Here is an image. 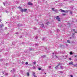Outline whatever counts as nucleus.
I'll return each mask as SVG.
<instances>
[{
  "label": "nucleus",
  "mask_w": 77,
  "mask_h": 77,
  "mask_svg": "<svg viewBox=\"0 0 77 77\" xmlns=\"http://www.w3.org/2000/svg\"><path fill=\"white\" fill-rule=\"evenodd\" d=\"M57 20L58 21H60V19L59 17V16H57V17L56 18Z\"/></svg>",
  "instance_id": "f257e3e1"
},
{
  "label": "nucleus",
  "mask_w": 77,
  "mask_h": 77,
  "mask_svg": "<svg viewBox=\"0 0 77 77\" xmlns=\"http://www.w3.org/2000/svg\"><path fill=\"white\" fill-rule=\"evenodd\" d=\"M59 11L61 12H64L65 13L66 12V11H65L64 10H63L62 9H60Z\"/></svg>",
  "instance_id": "f03ea898"
},
{
  "label": "nucleus",
  "mask_w": 77,
  "mask_h": 77,
  "mask_svg": "<svg viewBox=\"0 0 77 77\" xmlns=\"http://www.w3.org/2000/svg\"><path fill=\"white\" fill-rule=\"evenodd\" d=\"M28 5H30V6H32L33 5V4L30 2H28Z\"/></svg>",
  "instance_id": "7ed1b4c3"
},
{
  "label": "nucleus",
  "mask_w": 77,
  "mask_h": 77,
  "mask_svg": "<svg viewBox=\"0 0 77 77\" xmlns=\"http://www.w3.org/2000/svg\"><path fill=\"white\" fill-rule=\"evenodd\" d=\"M20 11H21V12H23V9H22L21 7H20Z\"/></svg>",
  "instance_id": "20e7f679"
},
{
  "label": "nucleus",
  "mask_w": 77,
  "mask_h": 77,
  "mask_svg": "<svg viewBox=\"0 0 77 77\" xmlns=\"http://www.w3.org/2000/svg\"><path fill=\"white\" fill-rule=\"evenodd\" d=\"M52 11H53L54 12H56L57 13L58 12V11L57 10H54V8H52Z\"/></svg>",
  "instance_id": "39448f33"
},
{
  "label": "nucleus",
  "mask_w": 77,
  "mask_h": 77,
  "mask_svg": "<svg viewBox=\"0 0 77 77\" xmlns=\"http://www.w3.org/2000/svg\"><path fill=\"white\" fill-rule=\"evenodd\" d=\"M17 26L19 27H21V26H23V25L21 24L20 23H19L17 24Z\"/></svg>",
  "instance_id": "423d86ee"
},
{
  "label": "nucleus",
  "mask_w": 77,
  "mask_h": 77,
  "mask_svg": "<svg viewBox=\"0 0 77 77\" xmlns=\"http://www.w3.org/2000/svg\"><path fill=\"white\" fill-rule=\"evenodd\" d=\"M60 65H61V64H58L57 66H56L55 67V69H57L58 66H59Z\"/></svg>",
  "instance_id": "0eeeda50"
},
{
  "label": "nucleus",
  "mask_w": 77,
  "mask_h": 77,
  "mask_svg": "<svg viewBox=\"0 0 77 77\" xmlns=\"http://www.w3.org/2000/svg\"><path fill=\"white\" fill-rule=\"evenodd\" d=\"M35 73L33 72V74L32 75H33L34 77H37V76H36L35 75Z\"/></svg>",
  "instance_id": "6e6552de"
},
{
  "label": "nucleus",
  "mask_w": 77,
  "mask_h": 77,
  "mask_svg": "<svg viewBox=\"0 0 77 77\" xmlns=\"http://www.w3.org/2000/svg\"><path fill=\"white\" fill-rule=\"evenodd\" d=\"M69 63L70 65H73V64H73V62H72V61H71L70 63Z\"/></svg>",
  "instance_id": "1a4fd4ad"
},
{
  "label": "nucleus",
  "mask_w": 77,
  "mask_h": 77,
  "mask_svg": "<svg viewBox=\"0 0 77 77\" xmlns=\"http://www.w3.org/2000/svg\"><path fill=\"white\" fill-rule=\"evenodd\" d=\"M27 9H23V12H27Z\"/></svg>",
  "instance_id": "9d476101"
},
{
  "label": "nucleus",
  "mask_w": 77,
  "mask_h": 77,
  "mask_svg": "<svg viewBox=\"0 0 77 77\" xmlns=\"http://www.w3.org/2000/svg\"><path fill=\"white\" fill-rule=\"evenodd\" d=\"M52 55L53 56H54V57L56 56V54H55L54 53L52 54Z\"/></svg>",
  "instance_id": "9b49d317"
},
{
  "label": "nucleus",
  "mask_w": 77,
  "mask_h": 77,
  "mask_svg": "<svg viewBox=\"0 0 77 77\" xmlns=\"http://www.w3.org/2000/svg\"><path fill=\"white\" fill-rule=\"evenodd\" d=\"M29 50H30V51H31L32 50H34V49H32V48H29Z\"/></svg>",
  "instance_id": "f8f14e48"
},
{
  "label": "nucleus",
  "mask_w": 77,
  "mask_h": 77,
  "mask_svg": "<svg viewBox=\"0 0 77 77\" xmlns=\"http://www.w3.org/2000/svg\"><path fill=\"white\" fill-rule=\"evenodd\" d=\"M3 4L4 6H5V5H6V4H7V2H5L3 3Z\"/></svg>",
  "instance_id": "ddd939ff"
},
{
  "label": "nucleus",
  "mask_w": 77,
  "mask_h": 77,
  "mask_svg": "<svg viewBox=\"0 0 77 77\" xmlns=\"http://www.w3.org/2000/svg\"><path fill=\"white\" fill-rule=\"evenodd\" d=\"M6 12L7 13H9V12H10V11H8V10L6 11Z\"/></svg>",
  "instance_id": "4468645a"
},
{
  "label": "nucleus",
  "mask_w": 77,
  "mask_h": 77,
  "mask_svg": "<svg viewBox=\"0 0 77 77\" xmlns=\"http://www.w3.org/2000/svg\"><path fill=\"white\" fill-rule=\"evenodd\" d=\"M41 27H44V25L43 24H42L41 25Z\"/></svg>",
  "instance_id": "2eb2a0df"
},
{
  "label": "nucleus",
  "mask_w": 77,
  "mask_h": 77,
  "mask_svg": "<svg viewBox=\"0 0 77 77\" xmlns=\"http://www.w3.org/2000/svg\"><path fill=\"white\" fill-rule=\"evenodd\" d=\"M26 75H27V76H29V73L27 72L26 73Z\"/></svg>",
  "instance_id": "dca6fc26"
},
{
  "label": "nucleus",
  "mask_w": 77,
  "mask_h": 77,
  "mask_svg": "<svg viewBox=\"0 0 77 77\" xmlns=\"http://www.w3.org/2000/svg\"><path fill=\"white\" fill-rule=\"evenodd\" d=\"M33 29H34V30H36V29H37V28H36L35 27H34L33 28Z\"/></svg>",
  "instance_id": "f3484780"
},
{
  "label": "nucleus",
  "mask_w": 77,
  "mask_h": 77,
  "mask_svg": "<svg viewBox=\"0 0 77 77\" xmlns=\"http://www.w3.org/2000/svg\"><path fill=\"white\" fill-rule=\"evenodd\" d=\"M41 56H42V57H45V55H44Z\"/></svg>",
  "instance_id": "a211bd4d"
},
{
  "label": "nucleus",
  "mask_w": 77,
  "mask_h": 77,
  "mask_svg": "<svg viewBox=\"0 0 77 77\" xmlns=\"http://www.w3.org/2000/svg\"><path fill=\"white\" fill-rule=\"evenodd\" d=\"M67 42H68V43H70V41H69V40H68Z\"/></svg>",
  "instance_id": "6ab92c4d"
},
{
  "label": "nucleus",
  "mask_w": 77,
  "mask_h": 77,
  "mask_svg": "<svg viewBox=\"0 0 77 77\" xmlns=\"http://www.w3.org/2000/svg\"><path fill=\"white\" fill-rule=\"evenodd\" d=\"M60 68L61 69H63V67L62 66H60Z\"/></svg>",
  "instance_id": "aec40b11"
},
{
  "label": "nucleus",
  "mask_w": 77,
  "mask_h": 77,
  "mask_svg": "<svg viewBox=\"0 0 77 77\" xmlns=\"http://www.w3.org/2000/svg\"><path fill=\"white\" fill-rule=\"evenodd\" d=\"M5 76H7L8 75V73H5Z\"/></svg>",
  "instance_id": "412c9836"
},
{
  "label": "nucleus",
  "mask_w": 77,
  "mask_h": 77,
  "mask_svg": "<svg viewBox=\"0 0 77 77\" xmlns=\"http://www.w3.org/2000/svg\"><path fill=\"white\" fill-rule=\"evenodd\" d=\"M72 54H73V53H72V52H70V55H72Z\"/></svg>",
  "instance_id": "4be33fe9"
},
{
  "label": "nucleus",
  "mask_w": 77,
  "mask_h": 77,
  "mask_svg": "<svg viewBox=\"0 0 77 77\" xmlns=\"http://www.w3.org/2000/svg\"><path fill=\"white\" fill-rule=\"evenodd\" d=\"M72 11H70V14H71V15H72Z\"/></svg>",
  "instance_id": "5701e85b"
},
{
  "label": "nucleus",
  "mask_w": 77,
  "mask_h": 77,
  "mask_svg": "<svg viewBox=\"0 0 77 77\" xmlns=\"http://www.w3.org/2000/svg\"><path fill=\"white\" fill-rule=\"evenodd\" d=\"M33 69H36V67L35 66H33Z\"/></svg>",
  "instance_id": "b1692460"
},
{
  "label": "nucleus",
  "mask_w": 77,
  "mask_h": 77,
  "mask_svg": "<svg viewBox=\"0 0 77 77\" xmlns=\"http://www.w3.org/2000/svg\"><path fill=\"white\" fill-rule=\"evenodd\" d=\"M14 69H13L11 70V72H12V71L13 72H14Z\"/></svg>",
  "instance_id": "393cba45"
},
{
  "label": "nucleus",
  "mask_w": 77,
  "mask_h": 77,
  "mask_svg": "<svg viewBox=\"0 0 77 77\" xmlns=\"http://www.w3.org/2000/svg\"><path fill=\"white\" fill-rule=\"evenodd\" d=\"M50 23L48 22H47V23H46V24H49Z\"/></svg>",
  "instance_id": "a878e982"
},
{
  "label": "nucleus",
  "mask_w": 77,
  "mask_h": 77,
  "mask_svg": "<svg viewBox=\"0 0 77 77\" xmlns=\"http://www.w3.org/2000/svg\"><path fill=\"white\" fill-rule=\"evenodd\" d=\"M22 64H23V65H24V63L23 62H22Z\"/></svg>",
  "instance_id": "bb28decb"
},
{
  "label": "nucleus",
  "mask_w": 77,
  "mask_h": 77,
  "mask_svg": "<svg viewBox=\"0 0 77 77\" xmlns=\"http://www.w3.org/2000/svg\"><path fill=\"white\" fill-rule=\"evenodd\" d=\"M1 27H3V24H2L1 25Z\"/></svg>",
  "instance_id": "cd10ccee"
},
{
  "label": "nucleus",
  "mask_w": 77,
  "mask_h": 77,
  "mask_svg": "<svg viewBox=\"0 0 77 77\" xmlns=\"http://www.w3.org/2000/svg\"><path fill=\"white\" fill-rule=\"evenodd\" d=\"M38 70H41V69L40 68H38Z\"/></svg>",
  "instance_id": "c85d7f7f"
},
{
  "label": "nucleus",
  "mask_w": 77,
  "mask_h": 77,
  "mask_svg": "<svg viewBox=\"0 0 77 77\" xmlns=\"http://www.w3.org/2000/svg\"><path fill=\"white\" fill-rule=\"evenodd\" d=\"M74 66H77V64H76V65H74Z\"/></svg>",
  "instance_id": "c756f323"
},
{
  "label": "nucleus",
  "mask_w": 77,
  "mask_h": 77,
  "mask_svg": "<svg viewBox=\"0 0 77 77\" xmlns=\"http://www.w3.org/2000/svg\"><path fill=\"white\" fill-rule=\"evenodd\" d=\"M73 31H74V32H75V33H77V32L75 31V29H73Z\"/></svg>",
  "instance_id": "7c9ffc66"
},
{
  "label": "nucleus",
  "mask_w": 77,
  "mask_h": 77,
  "mask_svg": "<svg viewBox=\"0 0 77 77\" xmlns=\"http://www.w3.org/2000/svg\"><path fill=\"white\" fill-rule=\"evenodd\" d=\"M25 64H26V65H27V64H28V63H27V62H26V63H25Z\"/></svg>",
  "instance_id": "2f4dec72"
},
{
  "label": "nucleus",
  "mask_w": 77,
  "mask_h": 77,
  "mask_svg": "<svg viewBox=\"0 0 77 77\" xmlns=\"http://www.w3.org/2000/svg\"><path fill=\"white\" fill-rule=\"evenodd\" d=\"M33 63H34V64H36V62H34Z\"/></svg>",
  "instance_id": "473e14b6"
},
{
  "label": "nucleus",
  "mask_w": 77,
  "mask_h": 77,
  "mask_svg": "<svg viewBox=\"0 0 77 77\" xmlns=\"http://www.w3.org/2000/svg\"><path fill=\"white\" fill-rule=\"evenodd\" d=\"M51 68V66H49V68Z\"/></svg>",
  "instance_id": "72a5a7b5"
},
{
  "label": "nucleus",
  "mask_w": 77,
  "mask_h": 77,
  "mask_svg": "<svg viewBox=\"0 0 77 77\" xmlns=\"http://www.w3.org/2000/svg\"><path fill=\"white\" fill-rule=\"evenodd\" d=\"M57 32H59V31H60V30H59V29H57Z\"/></svg>",
  "instance_id": "f704fd0d"
},
{
  "label": "nucleus",
  "mask_w": 77,
  "mask_h": 77,
  "mask_svg": "<svg viewBox=\"0 0 77 77\" xmlns=\"http://www.w3.org/2000/svg\"><path fill=\"white\" fill-rule=\"evenodd\" d=\"M35 45L36 46H38V44H35Z\"/></svg>",
  "instance_id": "c9c22d12"
},
{
  "label": "nucleus",
  "mask_w": 77,
  "mask_h": 77,
  "mask_svg": "<svg viewBox=\"0 0 77 77\" xmlns=\"http://www.w3.org/2000/svg\"><path fill=\"white\" fill-rule=\"evenodd\" d=\"M69 60H71V58H69Z\"/></svg>",
  "instance_id": "e433bc0d"
},
{
  "label": "nucleus",
  "mask_w": 77,
  "mask_h": 77,
  "mask_svg": "<svg viewBox=\"0 0 77 77\" xmlns=\"http://www.w3.org/2000/svg\"><path fill=\"white\" fill-rule=\"evenodd\" d=\"M45 39V38H43V39H42L43 41H44Z\"/></svg>",
  "instance_id": "4c0bfd02"
},
{
  "label": "nucleus",
  "mask_w": 77,
  "mask_h": 77,
  "mask_svg": "<svg viewBox=\"0 0 77 77\" xmlns=\"http://www.w3.org/2000/svg\"><path fill=\"white\" fill-rule=\"evenodd\" d=\"M38 37H35V39H38Z\"/></svg>",
  "instance_id": "58836bf2"
},
{
  "label": "nucleus",
  "mask_w": 77,
  "mask_h": 77,
  "mask_svg": "<svg viewBox=\"0 0 77 77\" xmlns=\"http://www.w3.org/2000/svg\"><path fill=\"white\" fill-rule=\"evenodd\" d=\"M16 34H17V35H18V32H16Z\"/></svg>",
  "instance_id": "ea45409f"
},
{
  "label": "nucleus",
  "mask_w": 77,
  "mask_h": 77,
  "mask_svg": "<svg viewBox=\"0 0 77 77\" xmlns=\"http://www.w3.org/2000/svg\"><path fill=\"white\" fill-rule=\"evenodd\" d=\"M70 77H73V75H70Z\"/></svg>",
  "instance_id": "a19ab883"
},
{
  "label": "nucleus",
  "mask_w": 77,
  "mask_h": 77,
  "mask_svg": "<svg viewBox=\"0 0 77 77\" xmlns=\"http://www.w3.org/2000/svg\"><path fill=\"white\" fill-rule=\"evenodd\" d=\"M2 74H5V72H2Z\"/></svg>",
  "instance_id": "79ce46f5"
},
{
  "label": "nucleus",
  "mask_w": 77,
  "mask_h": 77,
  "mask_svg": "<svg viewBox=\"0 0 77 77\" xmlns=\"http://www.w3.org/2000/svg\"><path fill=\"white\" fill-rule=\"evenodd\" d=\"M63 15H65V14H62Z\"/></svg>",
  "instance_id": "37998d69"
},
{
  "label": "nucleus",
  "mask_w": 77,
  "mask_h": 77,
  "mask_svg": "<svg viewBox=\"0 0 77 77\" xmlns=\"http://www.w3.org/2000/svg\"><path fill=\"white\" fill-rule=\"evenodd\" d=\"M60 73H62V71H60Z\"/></svg>",
  "instance_id": "c03bdc74"
},
{
  "label": "nucleus",
  "mask_w": 77,
  "mask_h": 77,
  "mask_svg": "<svg viewBox=\"0 0 77 77\" xmlns=\"http://www.w3.org/2000/svg\"><path fill=\"white\" fill-rule=\"evenodd\" d=\"M77 57V56H76V55L75 56V57Z\"/></svg>",
  "instance_id": "a18cd8bd"
},
{
  "label": "nucleus",
  "mask_w": 77,
  "mask_h": 77,
  "mask_svg": "<svg viewBox=\"0 0 77 77\" xmlns=\"http://www.w3.org/2000/svg\"><path fill=\"white\" fill-rule=\"evenodd\" d=\"M56 57H57H57L56 56Z\"/></svg>",
  "instance_id": "49530a36"
},
{
  "label": "nucleus",
  "mask_w": 77,
  "mask_h": 77,
  "mask_svg": "<svg viewBox=\"0 0 77 77\" xmlns=\"http://www.w3.org/2000/svg\"><path fill=\"white\" fill-rule=\"evenodd\" d=\"M1 21V20L0 19V22Z\"/></svg>",
  "instance_id": "de8ad7c7"
},
{
  "label": "nucleus",
  "mask_w": 77,
  "mask_h": 77,
  "mask_svg": "<svg viewBox=\"0 0 77 77\" xmlns=\"http://www.w3.org/2000/svg\"><path fill=\"white\" fill-rule=\"evenodd\" d=\"M13 45H14V44L12 43Z\"/></svg>",
  "instance_id": "09e8293b"
},
{
  "label": "nucleus",
  "mask_w": 77,
  "mask_h": 77,
  "mask_svg": "<svg viewBox=\"0 0 77 77\" xmlns=\"http://www.w3.org/2000/svg\"><path fill=\"white\" fill-rule=\"evenodd\" d=\"M75 33H73V35H74Z\"/></svg>",
  "instance_id": "8fccbe9b"
},
{
  "label": "nucleus",
  "mask_w": 77,
  "mask_h": 77,
  "mask_svg": "<svg viewBox=\"0 0 77 77\" xmlns=\"http://www.w3.org/2000/svg\"><path fill=\"white\" fill-rule=\"evenodd\" d=\"M1 77H3V76H1Z\"/></svg>",
  "instance_id": "3c124183"
},
{
  "label": "nucleus",
  "mask_w": 77,
  "mask_h": 77,
  "mask_svg": "<svg viewBox=\"0 0 77 77\" xmlns=\"http://www.w3.org/2000/svg\"><path fill=\"white\" fill-rule=\"evenodd\" d=\"M64 0V1H66V0Z\"/></svg>",
  "instance_id": "603ef678"
},
{
  "label": "nucleus",
  "mask_w": 77,
  "mask_h": 77,
  "mask_svg": "<svg viewBox=\"0 0 77 77\" xmlns=\"http://www.w3.org/2000/svg\"><path fill=\"white\" fill-rule=\"evenodd\" d=\"M45 74H46V73H45Z\"/></svg>",
  "instance_id": "864d4df0"
},
{
  "label": "nucleus",
  "mask_w": 77,
  "mask_h": 77,
  "mask_svg": "<svg viewBox=\"0 0 77 77\" xmlns=\"http://www.w3.org/2000/svg\"><path fill=\"white\" fill-rule=\"evenodd\" d=\"M5 29H6V27H5Z\"/></svg>",
  "instance_id": "5fc2aeb1"
},
{
  "label": "nucleus",
  "mask_w": 77,
  "mask_h": 77,
  "mask_svg": "<svg viewBox=\"0 0 77 77\" xmlns=\"http://www.w3.org/2000/svg\"><path fill=\"white\" fill-rule=\"evenodd\" d=\"M70 38V39H71V38Z\"/></svg>",
  "instance_id": "6e6d98bb"
},
{
  "label": "nucleus",
  "mask_w": 77,
  "mask_h": 77,
  "mask_svg": "<svg viewBox=\"0 0 77 77\" xmlns=\"http://www.w3.org/2000/svg\"><path fill=\"white\" fill-rule=\"evenodd\" d=\"M13 63V64H14V63Z\"/></svg>",
  "instance_id": "4d7b16f0"
},
{
  "label": "nucleus",
  "mask_w": 77,
  "mask_h": 77,
  "mask_svg": "<svg viewBox=\"0 0 77 77\" xmlns=\"http://www.w3.org/2000/svg\"><path fill=\"white\" fill-rule=\"evenodd\" d=\"M7 65H8V63H7Z\"/></svg>",
  "instance_id": "13d9d810"
}]
</instances>
